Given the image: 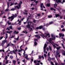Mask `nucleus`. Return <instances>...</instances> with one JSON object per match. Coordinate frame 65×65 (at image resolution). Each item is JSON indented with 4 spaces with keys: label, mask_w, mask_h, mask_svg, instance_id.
Returning a JSON list of instances; mask_svg holds the SVG:
<instances>
[{
    "label": "nucleus",
    "mask_w": 65,
    "mask_h": 65,
    "mask_svg": "<svg viewBox=\"0 0 65 65\" xmlns=\"http://www.w3.org/2000/svg\"><path fill=\"white\" fill-rule=\"evenodd\" d=\"M17 17V14L15 13V14H12V15L10 17H9L8 18L9 20L11 19L10 21H12V20L14 19V18H15Z\"/></svg>",
    "instance_id": "f257e3e1"
},
{
    "label": "nucleus",
    "mask_w": 65,
    "mask_h": 65,
    "mask_svg": "<svg viewBox=\"0 0 65 65\" xmlns=\"http://www.w3.org/2000/svg\"><path fill=\"white\" fill-rule=\"evenodd\" d=\"M51 36L52 37H53V38H50L49 39V42H50L52 40H55V36H54V35L53 34H51Z\"/></svg>",
    "instance_id": "f03ea898"
},
{
    "label": "nucleus",
    "mask_w": 65,
    "mask_h": 65,
    "mask_svg": "<svg viewBox=\"0 0 65 65\" xmlns=\"http://www.w3.org/2000/svg\"><path fill=\"white\" fill-rule=\"evenodd\" d=\"M13 4H14L13 3H12L11 2L10 3H9V2H7V4L8 7H9V5H10V6H12V5H13Z\"/></svg>",
    "instance_id": "7ed1b4c3"
},
{
    "label": "nucleus",
    "mask_w": 65,
    "mask_h": 65,
    "mask_svg": "<svg viewBox=\"0 0 65 65\" xmlns=\"http://www.w3.org/2000/svg\"><path fill=\"white\" fill-rule=\"evenodd\" d=\"M7 42V41L6 40H4V41H2V42L1 44V45H2L3 47V46H4V44L6 42Z\"/></svg>",
    "instance_id": "20e7f679"
},
{
    "label": "nucleus",
    "mask_w": 65,
    "mask_h": 65,
    "mask_svg": "<svg viewBox=\"0 0 65 65\" xmlns=\"http://www.w3.org/2000/svg\"><path fill=\"white\" fill-rule=\"evenodd\" d=\"M17 51H18V50L16 49L14 50H13V52L14 54L16 55V57H17Z\"/></svg>",
    "instance_id": "39448f33"
},
{
    "label": "nucleus",
    "mask_w": 65,
    "mask_h": 65,
    "mask_svg": "<svg viewBox=\"0 0 65 65\" xmlns=\"http://www.w3.org/2000/svg\"><path fill=\"white\" fill-rule=\"evenodd\" d=\"M26 27L29 29H30V31L31 30L32 31V28H30V24H28L26 26Z\"/></svg>",
    "instance_id": "423d86ee"
},
{
    "label": "nucleus",
    "mask_w": 65,
    "mask_h": 65,
    "mask_svg": "<svg viewBox=\"0 0 65 65\" xmlns=\"http://www.w3.org/2000/svg\"><path fill=\"white\" fill-rule=\"evenodd\" d=\"M25 56V58L26 59V60H29V58H28V55H27V54H26L25 55H24L23 56V57H24Z\"/></svg>",
    "instance_id": "0eeeda50"
},
{
    "label": "nucleus",
    "mask_w": 65,
    "mask_h": 65,
    "mask_svg": "<svg viewBox=\"0 0 65 65\" xmlns=\"http://www.w3.org/2000/svg\"><path fill=\"white\" fill-rule=\"evenodd\" d=\"M44 35L46 37H50V35L49 34H45Z\"/></svg>",
    "instance_id": "6e6552de"
},
{
    "label": "nucleus",
    "mask_w": 65,
    "mask_h": 65,
    "mask_svg": "<svg viewBox=\"0 0 65 65\" xmlns=\"http://www.w3.org/2000/svg\"><path fill=\"white\" fill-rule=\"evenodd\" d=\"M41 6L40 7L41 8H42V7H43L44 8H45V7L44 6H43V4L42 3H41L40 4Z\"/></svg>",
    "instance_id": "1a4fd4ad"
},
{
    "label": "nucleus",
    "mask_w": 65,
    "mask_h": 65,
    "mask_svg": "<svg viewBox=\"0 0 65 65\" xmlns=\"http://www.w3.org/2000/svg\"><path fill=\"white\" fill-rule=\"evenodd\" d=\"M54 1H56L58 4H59L58 2H61V1L60 0H54Z\"/></svg>",
    "instance_id": "9d476101"
},
{
    "label": "nucleus",
    "mask_w": 65,
    "mask_h": 65,
    "mask_svg": "<svg viewBox=\"0 0 65 65\" xmlns=\"http://www.w3.org/2000/svg\"><path fill=\"white\" fill-rule=\"evenodd\" d=\"M60 14H55V16L56 18H58V17H59L60 16Z\"/></svg>",
    "instance_id": "9b49d317"
},
{
    "label": "nucleus",
    "mask_w": 65,
    "mask_h": 65,
    "mask_svg": "<svg viewBox=\"0 0 65 65\" xmlns=\"http://www.w3.org/2000/svg\"><path fill=\"white\" fill-rule=\"evenodd\" d=\"M22 2H20L19 3V4L18 5L19 6V8H21V5L22 4Z\"/></svg>",
    "instance_id": "f8f14e48"
},
{
    "label": "nucleus",
    "mask_w": 65,
    "mask_h": 65,
    "mask_svg": "<svg viewBox=\"0 0 65 65\" xmlns=\"http://www.w3.org/2000/svg\"><path fill=\"white\" fill-rule=\"evenodd\" d=\"M50 10L53 11V10H54V11H56V9H54V8L52 7L50 8Z\"/></svg>",
    "instance_id": "ddd939ff"
},
{
    "label": "nucleus",
    "mask_w": 65,
    "mask_h": 65,
    "mask_svg": "<svg viewBox=\"0 0 65 65\" xmlns=\"http://www.w3.org/2000/svg\"><path fill=\"white\" fill-rule=\"evenodd\" d=\"M12 62L13 63V64L14 65H15V64L16 63V62H17V61L15 60H13Z\"/></svg>",
    "instance_id": "4468645a"
},
{
    "label": "nucleus",
    "mask_w": 65,
    "mask_h": 65,
    "mask_svg": "<svg viewBox=\"0 0 65 65\" xmlns=\"http://www.w3.org/2000/svg\"><path fill=\"white\" fill-rule=\"evenodd\" d=\"M10 44H9L8 43V44L7 45V46H5L4 47L5 48H7V47H8V46H10Z\"/></svg>",
    "instance_id": "2eb2a0df"
},
{
    "label": "nucleus",
    "mask_w": 65,
    "mask_h": 65,
    "mask_svg": "<svg viewBox=\"0 0 65 65\" xmlns=\"http://www.w3.org/2000/svg\"><path fill=\"white\" fill-rule=\"evenodd\" d=\"M59 54V52H58V51H57L56 52V57H57V56H58V54Z\"/></svg>",
    "instance_id": "dca6fc26"
},
{
    "label": "nucleus",
    "mask_w": 65,
    "mask_h": 65,
    "mask_svg": "<svg viewBox=\"0 0 65 65\" xmlns=\"http://www.w3.org/2000/svg\"><path fill=\"white\" fill-rule=\"evenodd\" d=\"M62 55H64L65 56V51H62Z\"/></svg>",
    "instance_id": "f3484780"
},
{
    "label": "nucleus",
    "mask_w": 65,
    "mask_h": 65,
    "mask_svg": "<svg viewBox=\"0 0 65 65\" xmlns=\"http://www.w3.org/2000/svg\"><path fill=\"white\" fill-rule=\"evenodd\" d=\"M48 60L49 62H51V58L49 57L48 58Z\"/></svg>",
    "instance_id": "a211bd4d"
},
{
    "label": "nucleus",
    "mask_w": 65,
    "mask_h": 65,
    "mask_svg": "<svg viewBox=\"0 0 65 65\" xmlns=\"http://www.w3.org/2000/svg\"><path fill=\"white\" fill-rule=\"evenodd\" d=\"M54 8H56V7L57 6V4H56V3H55V4H54Z\"/></svg>",
    "instance_id": "6ab92c4d"
},
{
    "label": "nucleus",
    "mask_w": 65,
    "mask_h": 65,
    "mask_svg": "<svg viewBox=\"0 0 65 65\" xmlns=\"http://www.w3.org/2000/svg\"><path fill=\"white\" fill-rule=\"evenodd\" d=\"M14 7L15 8H17V9H19V6H15Z\"/></svg>",
    "instance_id": "aec40b11"
},
{
    "label": "nucleus",
    "mask_w": 65,
    "mask_h": 65,
    "mask_svg": "<svg viewBox=\"0 0 65 65\" xmlns=\"http://www.w3.org/2000/svg\"><path fill=\"white\" fill-rule=\"evenodd\" d=\"M9 22V21H8V22H7V23L8 24V25H11V22Z\"/></svg>",
    "instance_id": "412c9836"
},
{
    "label": "nucleus",
    "mask_w": 65,
    "mask_h": 65,
    "mask_svg": "<svg viewBox=\"0 0 65 65\" xmlns=\"http://www.w3.org/2000/svg\"><path fill=\"white\" fill-rule=\"evenodd\" d=\"M46 6L47 7H50V4H46Z\"/></svg>",
    "instance_id": "4be33fe9"
},
{
    "label": "nucleus",
    "mask_w": 65,
    "mask_h": 65,
    "mask_svg": "<svg viewBox=\"0 0 65 65\" xmlns=\"http://www.w3.org/2000/svg\"><path fill=\"white\" fill-rule=\"evenodd\" d=\"M6 35V39L8 38V34L6 33L5 34Z\"/></svg>",
    "instance_id": "5701e85b"
},
{
    "label": "nucleus",
    "mask_w": 65,
    "mask_h": 65,
    "mask_svg": "<svg viewBox=\"0 0 65 65\" xmlns=\"http://www.w3.org/2000/svg\"><path fill=\"white\" fill-rule=\"evenodd\" d=\"M62 33H59V38L61 37L62 36Z\"/></svg>",
    "instance_id": "b1692460"
},
{
    "label": "nucleus",
    "mask_w": 65,
    "mask_h": 65,
    "mask_svg": "<svg viewBox=\"0 0 65 65\" xmlns=\"http://www.w3.org/2000/svg\"><path fill=\"white\" fill-rule=\"evenodd\" d=\"M39 29H42V28L43 26H39Z\"/></svg>",
    "instance_id": "393cba45"
},
{
    "label": "nucleus",
    "mask_w": 65,
    "mask_h": 65,
    "mask_svg": "<svg viewBox=\"0 0 65 65\" xmlns=\"http://www.w3.org/2000/svg\"><path fill=\"white\" fill-rule=\"evenodd\" d=\"M6 60V61L5 63L6 64H8V61H9V60Z\"/></svg>",
    "instance_id": "a878e982"
},
{
    "label": "nucleus",
    "mask_w": 65,
    "mask_h": 65,
    "mask_svg": "<svg viewBox=\"0 0 65 65\" xmlns=\"http://www.w3.org/2000/svg\"><path fill=\"white\" fill-rule=\"evenodd\" d=\"M11 11H14V10H15V8H12L10 10Z\"/></svg>",
    "instance_id": "bb28decb"
},
{
    "label": "nucleus",
    "mask_w": 65,
    "mask_h": 65,
    "mask_svg": "<svg viewBox=\"0 0 65 65\" xmlns=\"http://www.w3.org/2000/svg\"><path fill=\"white\" fill-rule=\"evenodd\" d=\"M40 36H41L43 38H46V37H44V36H43V35H40Z\"/></svg>",
    "instance_id": "cd10ccee"
},
{
    "label": "nucleus",
    "mask_w": 65,
    "mask_h": 65,
    "mask_svg": "<svg viewBox=\"0 0 65 65\" xmlns=\"http://www.w3.org/2000/svg\"><path fill=\"white\" fill-rule=\"evenodd\" d=\"M10 59H13V56H12V55H10Z\"/></svg>",
    "instance_id": "c85d7f7f"
},
{
    "label": "nucleus",
    "mask_w": 65,
    "mask_h": 65,
    "mask_svg": "<svg viewBox=\"0 0 65 65\" xmlns=\"http://www.w3.org/2000/svg\"><path fill=\"white\" fill-rule=\"evenodd\" d=\"M48 47L49 48V50H52V47L50 46V45H48Z\"/></svg>",
    "instance_id": "c756f323"
},
{
    "label": "nucleus",
    "mask_w": 65,
    "mask_h": 65,
    "mask_svg": "<svg viewBox=\"0 0 65 65\" xmlns=\"http://www.w3.org/2000/svg\"><path fill=\"white\" fill-rule=\"evenodd\" d=\"M44 56L45 57V58H46V55L45 54H44Z\"/></svg>",
    "instance_id": "7c9ffc66"
},
{
    "label": "nucleus",
    "mask_w": 65,
    "mask_h": 65,
    "mask_svg": "<svg viewBox=\"0 0 65 65\" xmlns=\"http://www.w3.org/2000/svg\"><path fill=\"white\" fill-rule=\"evenodd\" d=\"M50 63H51V65H55V64H54V63L52 61H51Z\"/></svg>",
    "instance_id": "2f4dec72"
},
{
    "label": "nucleus",
    "mask_w": 65,
    "mask_h": 65,
    "mask_svg": "<svg viewBox=\"0 0 65 65\" xmlns=\"http://www.w3.org/2000/svg\"><path fill=\"white\" fill-rule=\"evenodd\" d=\"M11 44L12 46L13 47H14L15 46V44H13L11 43Z\"/></svg>",
    "instance_id": "473e14b6"
},
{
    "label": "nucleus",
    "mask_w": 65,
    "mask_h": 65,
    "mask_svg": "<svg viewBox=\"0 0 65 65\" xmlns=\"http://www.w3.org/2000/svg\"><path fill=\"white\" fill-rule=\"evenodd\" d=\"M61 31H63V32H64V31H65V29L63 28L62 29Z\"/></svg>",
    "instance_id": "72a5a7b5"
},
{
    "label": "nucleus",
    "mask_w": 65,
    "mask_h": 65,
    "mask_svg": "<svg viewBox=\"0 0 65 65\" xmlns=\"http://www.w3.org/2000/svg\"><path fill=\"white\" fill-rule=\"evenodd\" d=\"M22 22V19L20 21H19V22L18 23V24H19L20 23H21Z\"/></svg>",
    "instance_id": "f704fd0d"
},
{
    "label": "nucleus",
    "mask_w": 65,
    "mask_h": 65,
    "mask_svg": "<svg viewBox=\"0 0 65 65\" xmlns=\"http://www.w3.org/2000/svg\"><path fill=\"white\" fill-rule=\"evenodd\" d=\"M9 28L10 29H12V26H9Z\"/></svg>",
    "instance_id": "c9c22d12"
},
{
    "label": "nucleus",
    "mask_w": 65,
    "mask_h": 65,
    "mask_svg": "<svg viewBox=\"0 0 65 65\" xmlns=\"http://www.w3.org/2000/svg\"><path fill=\"white\" fill-rule=\"evenodd\" d=\"M46 45H47L46 44H45L44 45V47L45 48H46Z\"/></svg>",
    "instance_id": "e433bc0d"
},
{
    "label": "nucleus",
    "mask_w": 65,
    "mask_h": 65,
    "mask_svg": "<svg viewBox=\"0 0 65 65\" xmlns=\"http://www.w3.org/2000/svg\"><path fill=\"white\" fill-rule=\"evenodd\" d=\"M9 11L8 9H7L5 10V11Z\"/></svg>",
    "instance_id": "4c0bfd02"
},
{
    "label": "nucleus",
    "mask_w": 65,
    "mask_h": 65,
    "mask_svg": "<svg viewBox=\"0 0 65 65\" xmlns=\"http://www.w3.org/2000/svg\"><path fill=\"white\" fill-rule=\"evenodd\" d=\"M5 60H7V56H5Z\"/></svg>",
    "instance_id": "58836bf2"
},
{
    "label": "nucleus",
    "mask_w": 65,
    "mask_h": 65,
    "mask_svg": "<svg viewBox=\"0 0 65 65\" xmlns=\"http://www.w3.org/2000/svg\"><path fill=\"white\" fill-rule=\"evenodd\" d=\"M52 15L48 16V18H52Z\"/></svg>",
    "instance_id": "ea45409f"
},
{
    "label": "nucleus",
    "mask_w": 65,
    "mask_h": 65,
    "mask_svg": "<svg viewBox=\"0 0 65 65\" xmlns=\"http://www.w3.org/2000/svg\"><path fill=\"white\" fill-rule=\"evenodd\" d=\"M65 2V0H63L62 1V2H61V4H63V3Z\"/></svg>",
    "instance_id": "a19ab883"
},
{
    "label": "nucleus",
    "mask_w": 65,
    "mask_h": 65,
    "mask_svg": "<svg viewBox=\"0 0 65 65\" xmlns=\"http://www.w3.org/2000/svg\"><path fill=\"white\" fill-rule=\"evenodd\" d=\"M23 46V45H21V46L20 47V50L21 51H23V49L22 48H21V47H22Z\"/></svg>",
    "instance_id": "79ce46f5"
},
{
    "label": "nucleus",
    "mask_w": 65,
    "mask_h": 65,
    "mask_svg": "<svg viewBox=\"0 0 65 65\" xmlns=\"http://www.w3.org/2000/svg\"><path fill=\"white\" fill-rule=\"evenodd\" d=\"M3 38V36H2V37H0V40H1L2 38Z\"/></svg>",
    "instance_id": "37998d69"
},
{
    "label": "nucleus",
    "mask_w": 65,
    "mask_h": 65,
    "mask_svg": "<svg viewBox=\"0 0 65 65\" xmlns=\"http://www.w3.org/2000/svg\"><path fill=\"white\" fill-rule=\"evenodd\" d=\"M34 50H32V52H31V54H29V55H31V54H33V53H34Z\"/></svg>",
    "instance_id": "c03bdc74"
},
{
    "label": "nucleus",
    "mask_w": 65,
    "mask_h": 65,
    "mask_svg": "<svg viewBox=\"0 0 65 65\" xmlns=\"http://www.w3.org/2000/svg\"><path fill=\"white\" fill-rule=\"evenodd\" d=\"M43 49H44L43 52H45V48H44V47H43Z\"/></svg>",
    "instance_id": "a18cd8bd"
},
{
    "label": "nucleus",
    "mask_w": 65,
    "mask_h": 65,
    "mask_svg": "<svg viewBox=\"0 0 65 65\" xmlns=\"http://www.w3.org/2000/svg\"><path fill=\"white\" fill-rule=\"evenodd\" d=\"M19 36L18 37L16 38V40L17 41H18L19 40Z\"/></svg>",
    "instance_id": "49530a36"
},
{
    "label": "nucleus",
    "mask_w": 65,
    "mask_h": 65,
    "mask_svg": "<svg viewBox=\"0 0 65 65\" xmlns=\"http://www.w3.org/2000/svg\"><path fill=\"white\" fill-rule=\"evenodd\" d=\"M41 58H42V60H44V57L43 55L41 56Z\"/></svg>",
    "instance_id": "de8ad7c7"
},
{
    "label": "nucleus",
    "mask_w": 65,
    "mask_h": 65,
    "mask_svg": "<svg viewBox=\"0 0 65 65\" xmlns=\"http://www.w3.org/2000/svg\"><path fill=\"white\" fill-rule=\"evenodd\" d=\"M1 50V52H2V51L4 53V52H5V51L4 50V49Z\"/></svg>",
    "instance_id": "09e8293b"
},
{
    "label": "nucleus",
    "mask_w": 65,
    "mask_h": 65,
    "mask_svg": "<svg viewBox=\"0 0 65 65\" xmlns=\"http://www.w3.org/2000/svg\"><path fill=\"white\" fill-rule=\"evenodd\" d=\"M48 56L49 57H50V52H48Z\"/></svg>",
    "instance_id": "8fccbe9b"
},
{
    "label": "nucleus",
    "mask_w": 65,
    "mask_h": 65,
    "mask_svg": "<svg viewBox=\"0 0 65 65\" xmlns=\"http://www.w3.org/2000/svg\"><path fill=\"white\" fill-rule=\"evenodd\" d=\"M60 65H65L64 64H65L64 63H60Z\"/></svg>",
    "instance_id": "3c124183"
},
{
    "label": "nucleus",
    "mask_w": 65,
    "mask_h": 65,
    "mask_svg": "<svg viewBox=\"0 0 65 65\" xmlns=\"http://www.w3.org/2000/svg\"><path fill=\"white\" fill-rule=\"evenodd\" d=\"M49 25H50V24L47 23V24H46L45 25V26H49Z\"/></svg>",
    "instance_id": "603ef678"
},
{
    "label": "nucleus",
    "mask_w": 65,
    "mask_h": 65,
    "mask_svg": "<svg viewBox=\"0 0 65 65\" xmlns=\"http://www.w3.org/2000/svg\"><path fill=\"white\" fill-rule=\"evenodd\" d=\"M53 23V22H51L49 23V24L50 25L51 24H52Z\"/></svg>",
    "instance_id": "864d4df0"
},
{
    "label": "nucleus",
    "mask_w": 65,
    "mask_h": 65,
    "mask_svg": "<svg viewBox=\"0 0 65 65\" xmlns=\"http://www.w3.org/2000/svg\"><path fill=\"white\" fill-rule=\"evenodd\" d=\"M17 29L19 30H20L21 29V27H18L17 28Z\"/></svg>",
    "instance_id": "5fc2aeb1"
},
{
    "label": "nucleus",
    "mask_w": 65,
    "mask_h": 65,
    "mask_svg": "<svg viewBox=\"0 0 65 65\" xmlns=\"http://www.w3.org/2000/svg\"><path fill=\"white\" fill-rule=\"evenodd\" d=\"M53 46L54 47V48H55L56 47V46L54 45H53Z\"/></svg>",
    "instance_id": "6e6d98bb"
},
{
    "label": "nucleus",
    "mask_w": 65,
    "mask_h": 65,
    "mask_svg": "<svg viewBox=\"0 0 65 65\" xmlns=\"http://www.w3.org/2000/svg\"><path fill=\"white\" fill-rule=\"evenodd\" d=\"M39 29V27H37L36 28V29H37V30H38V29Z\"/></svg>",
    "instance_id": "4d7b16f0"
},
{
    "label": "nucleus",
    "mask_w": 65,
    "mask_h": 65,
    "mask_svg": "<svg viewBox=\"0 0 65 65\" xmlns=\"http://www.w3.org/2000/svg\"><path fill=\"white\" fill-rule=\"evenodd\" d=\"M8 30V31H9V30H10V29H9V28H7L6 29V30Z\"/></svg>",
    "instance_id": "13d9d810"
},
{
    "label": "nucleus",
    "mask_w": 65,
    "mask_h": 65,
    "mask_svg": "<svg viewBox=\"0 0 65 65\" xmlns=\"http://www.w3.org/2000/svg\"><path fill=\"white\" fill-rule=\"evenodd\" d=\"M37 16H40V13H39V14H37Z\"/></svg>",
    "instance_id": "bf43d9fd"
},
{
    "label": "nucleus",
    "mask_w": 65,
    "mask_h": 65,
    "mask_svg": "<svg viewBox=\"0 0 65 65\" xmlns=\"http://www.w3.org/2000/svg\"><path fill=\"white\" fill-rule=\"evenodd\" d=\"M39 59H40L41 58V57L40 56H39Z\"/></svg>",
    "instance_id": "052dcab7"
},
{
    "label": "nucleus",
    "mask_w": 65,
    "mask_h": 65,
    "mask_svg": "<svg viewBox=\"0 0 65 65\" xmlns=\"http://www.w3.org/2000/svg\"><path fill=\"white\" fill-rule=\"evenodd\" d=\"M37 44V43L36 42H34V44H35V45H36Z\"/></svg>",
    "instance_id": "680f3d73"
},
{
    "label": "nucleus",
    "mask_w": 65,
    "mask_h": 65,
    "mask_svg": "<svg viewBox=\"0 0 65 65\" xmlns=\"http://www.w3.org/2000/svg\"><path fill=\"white\" fill-rule=\"evenodd\" d=\"M27 21H28V20H27L26 22H24V23H23L24 24H26V23H27Z\"/></svg>",
    "instance_id": "e2e57ef3"
},
{
    "label": "nucleus",
    "mask_w": 65,
    "mask_h": 65,
    "mask_svg": "<svg viewBox=\"0 0 65 65\" xmlns=\"http://www.w3.org/2000/svg\"><path fill=\"white\" fill-rule=\"evenodd\" d=\"M44 52V53H45L46 54H47V52L45 51V52Z\"/></svg>",
    "instance_id": "0e129e2a"
},
{
    "label": "nucleus",
    "mask_w": 65,
    "mask_h": 65,
    "mask_svg": "<svg viewBox=\"0 0 65 65\" xmlns=\"http://www.w3.org/2000/svg\"><path fill=\"white\" fill-rule=\"evenodd\" d=\"M12 31H10L9 32V34H11V33H12Z\"/></svg>",
    "instance_id": "69168bd1"
},
{
    "label": "nucleus",
    "mask_w": 65,
    "mask_h": 65,
    "mask_svg": "<svg viewBox=\"0 0 65 65\" xmlns=\"http://www.w3.org/2000/svg\"><path fill=\"white\" fill-rule=\"evenodd\" d=\"M55 65H58V63L56 62H55Z\"/></svg>",
    "instance_id": "338daca9"
},
{
    "label": "nucleus",
    "mask_w": 65,
    "mask_h": 65,
    "mask_svg": "<svg viewBox=\"0 0 65 65\" xmlns=\"http://www.w3.org/2000/svg\"><path fill=\"white\" fill-rule=\"evenodd\" d=\"M56 48L57 49V50H58L59 49H60V48H59V47H56Z\"/></svg>",
    "instance_id": "774afa93"
}]
</instances>
